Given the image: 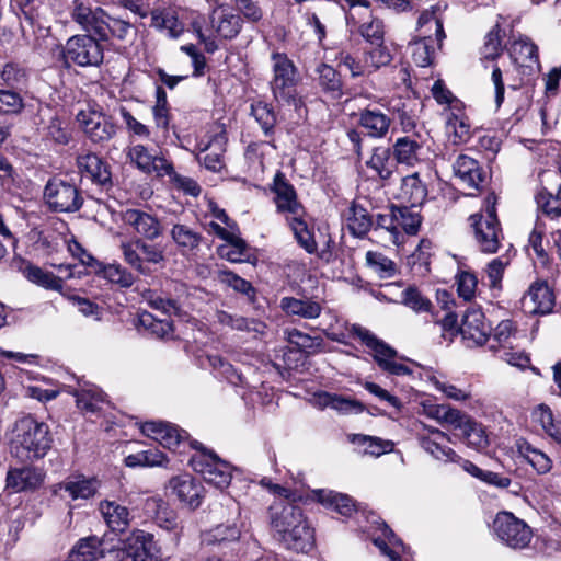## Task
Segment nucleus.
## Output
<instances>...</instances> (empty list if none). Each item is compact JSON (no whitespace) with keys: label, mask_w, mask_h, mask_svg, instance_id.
<instances>
[{"label":"nucleus","mask_w":561,"mask_h":561,"mask_svg":"<svg viewBox=\"0 0 561 561\" xmlns=\"http://www.w3.org/2000/svg\"><path fill=\"white\" fill-rule=\"evenodd\" d=\"M270 523L274 538L286 549L308 552L314 543L313 530L302 510L280 500L270 506Z\"/></svg>","instance_id":"f257e3e1"},{"label":"nucleus","mask_w":561,"mask_h":561,"mask_svg":"<svg viewBox=\"0 0 561 561\" xmlns=\"http://www.w3.org/2000/svg\"><path fill=\"white\" fill-rule=\"evenodd\" d=\"M242 25V16L225 4L213 8L207 19L196 15L191 21L193 32L204 44L207 53H214L219 48L218 41L237 37Z\"/></svg>","instance_id":"f03ea898"},{"label":"nucleus","mask_w":561,"mask_h":561,"mask_svg":"<svg viewBox=\"0 0 561 561\" xmlns=\"http://www.w3.org/2000/svg\"><path fill=\"white\" fill-rule=\"evenodd\" d=\"M49 426L31 415L19 419L13 428L11 453L21 461H34L46 456L51 448Z\"/></svg>","instance_id":"7ed1b4c3"},{"label":"nucleus","mask_w":561,"mask_h":561,"mask_svg":"<svg viewBox=\"0 0 561 561\" xmlns=\"http://www.w3.org/2000/svg\"><path fill=\"white\" fill-rule=\"evenodd\" d=\"M348 27L357 28L360 36L370 45L383 43L385 25L382 20L371 15L366 0H341Z\"/></svg>","instance_id":"20e7f679"},{"label":"nucleus","mask_w":561,"mask_h":561,"mask_svg":"<svg viewBox=\"0 0 561 561\" xmlns=\"http://www.w3.org/2000/svg\"><path fill=\"white\" fill-rule=\"evenodd\" d=\"M496 197L491 194L485 201L483 214L471 215L469 220L473 228L476 242L483 253H495L503 238L496 217Z\"/></svg>","instance_id":"39448f33"},{"label":"nucleus","mask_w":561,"mask_h":561,"mask_svg":"<svg viewBox=\"0 0 561 561\" xmlns=\"http://www.w3.org/2000/svg\"><path fill=\"white\" fill-rule=\"evenodd\" d=\"M351 333L370 350L375 362L383 371L394 376L412 374V369L407 364L398 360L397 351L379 340L366 328L354 324L352 325Z\"/></svg>","instance_id":"423d86ee"},{"label":"nucleus","mask_w":561,"mask_h":561,"mask_svg":"<svg viewBox=\"0 0 561 561\" xmlns=\"http://www.w3.org/2000/svg\"><path fill=\"white\" fill-rule=\"evenodd\" d=\"M126 264L142 275L150 274L148 264H162L165 261L164 250L159 244L147 242L141 238L122 241L119 244Z\"/></svg>","instance_id":"0eeeda50"},{"label":"nucleus","mask_w":561,"mask_h":561,"mask_svg":"<svg viewBox=\"0 0 561 561\" xmlns=\"http://www.w3.org/2000/svg\"><path fill=\"white\" fill-rule=\"evenodd\" d=\"M197 451L191 457L190 463L194 471L202 474L205 482L218 489H225L231 481V466L219 459L214 453L199 449L197 443H190Z\"/></svg>","instance_id":"6e6552de"},{"label":"nucleus","mask_w":561,"mask_h":561,"mask_svg":"<svg viewBox=\"0 0 561 561\" xmlns=\"http://www.w3.org/2000/svg\"><path fill=\"white\" fill-rule=\"evenodd\" d=\"M273 79L271 88L278 102L291 103L296 101V67L293 61L282 53L272 54Z\"/></svg>","instance_id":"1a4fd4ad"},{"label":"nucleus","mask_w":561,"mask_h":561,"mask_svg":"<svg viewBox=\"0 0 561 561\" xmlns=\"http://www.w3.org/2000/svg\"><path fill=\"white\" fill-rule=\"evenodd\" d=\"M62 57L79 67H95L103 61V47L92 35H73L66 42Z\"/></svg>","instance_id":"9d476101"},{"label":"nucleus","mask_w":561,"mask_h":561,"mask_svg":"<svg viewBox=\"0 0 561 561\" xmlns=\"http://www.w3.org/2000/svg\"><path fill=\"white\" fill-rule=\"evenodd\" d=\"M127 159L146 174L157 178L173 174V163L161 150L149 149L141 144L130 145L127 148Z\"/></svg>","instance_id":"9b49d317"},{"label":"nucleus","mask_w":561,"mask_h":561,"mask_svg":"<svg viewBox=\"0 0 561 561\" xmlns=\"http://www.w3.org/2000/svg\"><path fill=\"white\" fill-rule=\"evenodd\" d=\"M493 526L497 538L512 549H524L531 541L530 527L510 512L499 513Z\"/></svg>","instance_id":"f8f14e48"},{"label":"nucleus","mask_w":561,"mask_h":561,"mask_svg":"<svg viewBox=\"0 0 561 561\" xmlns=\"http://www.w3.org/2000/svg\"><path fill=\"white\" fill-rule=\"evenodd\" d=\"M77 122L87 137L93 142L108 141L117 131L113 119L94 106H88L79 111Z\"/></svg>","instance_id":"ddd939ff"},{"label":"nucleus","mask_w":561,"mask_h":561,"mask_svg":"<svg viewBox=\"0 0 561 561\" xmlns=\"http://www.w3.org/2000/svg\"><path fill=\"white\" fill-rule=\"evenodd\" d=\"M44 197L50 209L73 213L82 206V197L76 187L61 179H53L45 186Z\"/></svg>","instance_id":"4468645a"},{"label":"nucleus","mask_w":561,"mask_h":561,"mask_svg":"<svg viewBox=\"0 0 561 561\" xmlns=\"http://www.w3.org/2000/svg\"><path fill=\"white\" fill-rule=\"evenodd\" d=\"M121 220L144 240L153 241L162 236L159 218L148 209L130 207L121 211Z\"/></svg>","instance_id":"2eb2a0df"},{"label":"nucleus","mask_w":561,"mask_h":561,"mask_svg":"<svg viewBox=\"0 0 561 561\" xmlns=\"http://www.w3.org/2000/svg\"><path fill=\"white\" fill-rule=\"evenodd\" d=\"M123 550L133 561H157L159 548L153 535L142 529L133 530L123 541Z\"/></svg>","instance_id":"dca6fc26"},{"label":"nucleus","mask_w":561,"mask_h":561,"mask_svg":"<svg viewBox=\"0 0 561 561\" xmlns=\"http://www.w3.org/2000/svg\"><path fill=\"white\" fill-rule=\"evenodd\" d=\"M71 18L82 30L99 37L104 35L107 14L102 8L92 7L88 0H73Z\"/></svg>","instance_id":"f3484780"},{"label":"nucleus","mask_w":561,"mask_h":561,"mask_svg":"<svg viewBox=\"0 0 561 561\" xmlns=\"http://www.w3.org/2000/svg\"><path fill=\"white\" fill-rule=\"evenodd\" d=\"M490 331L491 328L485 322L484 313L479 309L468 310L459 328V332L469 347L483 345L489 341Z\"/></svg>","instance_id":"a211bd4d"},{"label":"nucleus","mask_w":561,"mask_h":561,"mask_svg":"<svg viewBox=\"0 0 561 561\" xmlns=\"http://www.w3.org/2000/svg\"><path fill=\"white\" fill-rule=\"evenodd\" d=\"M144 435L158 442L168 449H176L187 440V434L179 427L165 422H146L141 425Z\"/></svg>","instance_id":"6ab92c4d"},{"label":"nucleus","mask_w":561,"mask_h":561,"mask_svg":"<svg viewBox=\"0 0 561 561\" xmlns=\"http://www.w3.org/2000/svg\"><path fill=\"white\" fill-rule=\"evenodd\" d=\"M168 488L182 504L190 508H197L202 504L203 486L188 473L170 479Z\"/></svg>","instance_id":"aec40b11"},{"label":"nucleus","mask_w":561,"mask_h":561,"mask_svg":"<svg viewBox=\"0 0 561 561\" xmlns=\"http://www.w3.org/2000/svg\"><path fill=\"white\" fill-rule=\"evenodd\" d=\"M523 308L531 314H547L554 306V296L545 282L534 283L522 299Z\"/></svg>","instance_id":"412c9836"},{"label":"nucleus","mask_w":561,"mask_h":561,"mask_svg":"<svg viewBox=\"0 0 561 561\" xmlns=\"http://www.w3.org/2000/svg\"><path fill=\"white\" fill-rule=\"evenodd\" d=\"M448 436L438 428H428L427 434L419 436L421 447L435 459L443 462H460L462 459L450 447L444 445Z\"/></svg>","instance_id":"4be33fe9"},{"label":"nucleus","mask_w":561,"mask_h":561,"mask_svg":"<svg viewBox=\"0 0 561 561\" xmlns=\"http://www.w3.org/2000/svg\"><path fill=\"white\" fill-rule=\"evenodd\" d=\"M273 192L275 193V204L277 211L289 217H297L304 214L302 206L297 201L296 191L282 174H276L274 179Z\"/></svg>","instance_id":"5701e85b"},{"label":"nucleus","mask_w":561,"mask_h":561,"mask_svg":"<svg viewBox=\"0 0 561 561\" xmlns=\"http://www.w3.org/2000/svg\"><path fill=\"white\" fill-rule=\"evenodd\" d=\"M100 486V480L94 477L73 474L65 479L57 488L59 491H65L71 500L76 501L93 497Z\"/></svg>","instance_id":"b1692460"},{"label":"nucleus","mask_w":561,"mask_h":561,"mask_svg":"<svg viewBox=\"0 0 561 561\" xmlns=\"http://www.w3.org/2000/svg\"><path fill=\"white\" fill-rule=\"evenodd\" d=\"M118 556L116 550H106L98 537L81 539L69 554V561H100Z\"/></svg>","instance_id":"393cba45"},{"label":"nucleus","mask_w":561,"mask_h":561,"mask_svg":"<svg viewBox=\"0 0 561 561\" xmlns=\"http://www.w3.org/2000/svg\"><path fill=\"white\" fill-rule=\"evenodd\" d=\"M44 472L35 467L13 468L7 474V488L14 492L37 489L44 481Z\"/></svg>","instance_id":"a878e982"},{"label":"nucleus","mask_w":561,"mask_h":561,"mask_svg":"<svg viewBox=\"0 0 561 561\" xmlns=\"http://www.w3.org/2000/svg\"><path fill=\"white\" fill-rule=\"evenodd\" d=\"M77 167L81 176L99 185L111 182V172L107 164L95 153H85L77 158Z\"/></svg>","instance_id":"bb28decb"},{"label":"nucleus","mask_w":561,"mask_h":561,"mask_svg":"<svg viewBox=\"0 0 561 561\" xmlns=\"http://www.w3.org/2000/svg\"><path fill=\"white\" fill-rule=\"evenodd\" d=\"M392 153L397 163L415 165L425 156L422 141L415 136H403L397 138L392 146Z\"/></svg>","instance_id":"cd10ccee"},{"label":"nucleus","mask_w":561,"mask_h":561,"mask_svg":"<svg viewBox=\"0 0 561 561\" xmlns=\"http://www.w3.org/2000/svg\"><path fill=\"white\" fill-rule=\"evenodd\" d=\"M313 403L320 409L331 408L341 414L362 413L364 405L360 401L325 391L313 396Z\"/></svg>","instance_id":"c85d7f7f"},{"label":"nucleus","mask_w":561,"mask_h":561,"mask_svg":"<svg viewBox=\"0 0 561 561\" xmlns=\"http://www.w3.org/2000/svg\"><path fill=\"white\" fill-rule=\"evenodd\" d=\"M151 25L171 38H178L184 31V24L180 21V11L173 8L152 10Z\"/></svg>","instance_id":"c756f323"},{"label":"nucleus","mask_w":561,"mask_h":561,"mask_svg":"<svg viewBox=\"0 0 561 561\" xmlns=\"http://www.w3.org/2000/svg\"><path fill=\"white\" fill-rule=\"evenodd\" d=\"M99 510L112 531L123 533L129 526V510L116 501H102L99 505Z\"/></svg>","instance_id":"7c9ffc66"},{"label":"nucleus","mask_w":561,"mask_h":561,"mask_svg":"<svg viewBox=\"0 0 561 561\" xmlns=\"http://www.w3.org/2000/svg\"><path fill=\"white\" fill-rule=\"evenodd\" d=\"M427 196L426 185L421 181L417 172L407 175L401 180L398 198L411 208L421 206Z\"/></svg>","instance_id":"2f4dec72"},{"label":"nucleus","mask_w":561,"mask_h":561,"mask_svg":"<svg viewBox=\"0 0 561 561\" xmlns=\"http://www.w3.org/2000/svg\"><path fill=\"white\" fill-rule=\"evenodd\" d=\"M76 397L77 407L85 413H95L106 403L105 393L95 385L83 383L71 392Z\"/></svg>","instance_id":"473e14b6"},{"label":"nucleus","mask_w":561,"mask_h":561,"mask_svg":"<svg viewBox=\"0 0 561 561\" xmlns=\"http://www.w3.org/2000/svg\"><path fill=\"white\" fill-rule=\"evenodd\" d=\"M453 169L455 176L468 187L477 190L484 180L478 161L469 156L460 154L455 161Z\"/></svg>","instance_id":"72a5a7b5"},{"label":"nucleus","mask_w":561,"mask_h":561,"mask_svg":"<svg viewBox=\"0 0 561 561\" xmlns=\"http://www.w3.org/2000/svg\"><path fill=\"white\" fill-rule=\"evenodd\" d=\"M445 128L448 140L456 146L467 144L472 136L471 126L462 110L447 114Z\"/></svg>","instance_id":"f704fd0d"},{"label":"nucleus","mask_w":561,"mask_h":561,"mask_svg":"<svg viewBox=\"0 0 561 561\" xmlns=\"http://www.w3.org/2000/svg\"><path fill=\"white\" fill-rule=\"evenodd\" d=\"M508 53L517 67L531 70L534 66H538V48L527 37L520 36L513 41Z\"/></svg>","instance_id":"c9c22d12"},{"label":"nucleus","mask_w":561,"mask_h":561,"mask_svg":"<svg viewBox=\"0 0 561 561\" xmlns=\"http://www.w3.org/2000/svg\"><path fill=\"white\" fill-rule=\"evenodd\" d=\"M359 125L373 138H383L390 128L391 118L378 108H366L359 115Z\"/></svg>","instance_id":"e433bc0d"},{"label":"nucleus","mask_w":561,"mask_h":561,"mask_svg":"<svg viewBox=\"0 0 561 561\" xmlns=\"http://www.w3.org/2000/svg\"><path fill=\"white\" fill-rule=\"evenodd\" d=\"M247 531L244 522L239 524H220L203 534L202 540L205 545H225L238 541L241 534Z\"/></svg>","instance_id":"4c0bfd02"},{"label":"nucleus","mask_w":561,"mask_h":561,"mask_svg":"<svg viewBox=\"0 0 561 561\" xmlns=\"http://www.w3.org/2000/svg\"><path fill=\"white\" fill-rule=\"evenodd\" d=\"M312 499L324 506L333 508L342 516H351L355 511L352 497L332 490L318 489L312 491Z\"/></svg>","instance_id":"58836bf2"},{"label":"nucleus","mask_w":561,"mask_h":561,"mask_svg":"<svg viewBox=\"0 0 561 561\" xmlns=\"http://www.w3.org/2000/svg\"><path fill=\"white\" fill-rule=\"evenodd\" d=\"M280 308L288 316H298L304 319H317L322 311L320 302L310 298L284 297L280 300Z\"/></svg>","instance_id":"ea45409f"},{"label":"nucleus","mask_w":561,"mask_h":561,"mask_svg":"<svg viewBox=\"0 0 561 561\" xmlns=\"http://www.w3.org/2000/svg\"><path fill=\"white\" fill-rule=\"evenodd\" d=\"M392 151L387 147H376L366 165L373 170L381 180H388L397 170V161Z\"/></svg>","instance_id":"a19ab883"},{"label":"nucleus","mask_w":561,"mask_h":561,"mask_svg":"<svg viewBox=\"0 0 561 561\" xmlns=\"http://www.w3.org/2000/svg\"><path fill=\"white\" fill-rule=\"evenodd\" d=\"M23 276L31 283L47 290L62 291L64 280L53 272L46 271L32 263H26L22 268Z\"/></svg>","instance_id":"79ce46f5"},{"label":"nucleus","mask_w":561,"mask_h":561,"mask_svg":"<svg viewBox=\"0 0 561 561\" xmlns=\"http://www.w3.org/2000/svg\"><path fill=\"white\" fill-rule=\"evenodd\" d=\"M287 222L294 233L298 244L309 254H313L318 250L313 231L302 219V215L297 217L287 216Z\"/></svg>","instance_id":"37998d69"},{"label":"nucleus","mask_w":561,"mask_h":561,"mask_svg":"<svg viewBox=\"0 0 561 561\" xmlns=\"http://www.w3.org/2000/svg\"><path fill=\"white\" fill-rule=\"evenodd\" d=\"M351 440L354 445H356L359 448V451L362 454L373 457H379L393 449L392 442L383 440L376 436L354 434Z\"/></svg>","instance_id":"c03bdc74"},{"label":"nucleus","mask_w":561,"mask_h":561,"mask_svg":"<svg viewBox=\"0 0 561 561\" xmlns=\"http://www.w3.org/2000/svg\"><path fill=\"white\" fill-rule=\"evenodd\" d=\"M346 221L352 234L357 237L365 236L374 225L373 217L367 209L355 203L348 208Z\"/></svg>","instance_id":"a18cd8bd"},{"label":"nucleus","mask_w":561,"mask_h":561,"mask_svg":"<svg viewBox=\"0 0 561 561\" xmlns=\"http://www.w3.org/2000/svg\"><path fill=\"white\" fill-rule=\"evenodd\" d=\"M217 321L225 327L238 331H249L263 334L265 324L254 319H248L241 316L231 314L227 311H218L216 313Z\"/></svg>","instance_id":"49530a36"},{"label":"nucleus","mask_w":561,"mask_h":561,"mask_svg":"<svg viewBox=\"0 0 561 561\" xmlns=\"http://www.w3.org/2000/svg\"><path fill=\"white\" fill-rule=\"evenodd\" d=\"M45 137L57 145H67L72 137L69 119L56 114L45 126Z\"/></svg>","instance_id":"de8ad7c7"},{"label":"nucleus","mask_w":561,"mask_h":561,"mask_svg":"<svg viewBox=\"0 0 561 561\" xmlns=\"http://www.w3.org/2000/svg\"><path fill=\"white\" fill-rule=\"evenodd\" d=\"M382 533L385 539L375 538L374 543L380 549V551L389 558L390 561H401L400 553L404 552L403 542L397 538L393 531L387 526L383 525Z\"/></svg>","instance_id":"09e8293b"},{"label":"nucleus","mask_w":561,"mask_h":561,"mask_svg":"<svg viewBox=\"0 0 561 561\" xmlns=\"http://www.w3.org/2000/svg\"><path fill=\"white\" fill-rule=\"evenodd\" d=\"M459 435L463 443L477 450L485 448L489 444L483 426L473 419L468 421V424H466Z\"/></svg>","instance_id":"8fccbe9b"},{"label":"nucleus","mask_w":561,"mask_h":561,"mask_svg":"<svg viewBox=\"0 0 561 561\" xmlns=\"http://www.w3.org/2000/svg\"><path fill=\"white\" fill-rule=\"evenodd\" d=\"M515 337L514 324L511 320L501 321L494 329L491 339L490 350L497 354L500 350H506L513 345L512 340Z\"/></svg>","instance_id":"3c124183"},{"label":"nucleus","mask_w":561,"mask_h":561,"mask_svg":"<svg viewBox=\"0 0 561 561\" xmlns=\"http://www.w3.org/2000/svg\"><path fill=\"white\" fill-rule=\"evenodd\" d=\"M0 78L4 85L19 91L26 85L28 76L25 68L15 62H8L0 69Z\"/></svg>","instance_id":"603ef678"},{"label":"nucleus","mask_w":561,"mask_h":561,"mask_svg":"<svg viewBox=\"0 0 561 561\" xmlns=\"http://www.w3.org/2000/svg\"><path fill=\"white\" fill-rule=\"evenodd\" d=\"M430 249L431 242L423 240L408 257V265L414 275L423 277L430 272Z\"/></svg>","instance_id":"864d4df0"},{"label":"nucleus","mask_w":561,"mask_h":561,"mask_svg":"<svg viewBox=\"0 0 561 561\" xmlns=\"http://www.w3.org/2000/svg\"><path fill=\"white\" fill-rule=\"evenodd\" d=\"M536 203L548 217L552 219L561 217V186L556 195L546 188L540 190L536 194Z\"/></svg>","instance_id":"5fc2aeb1"},{"label":"nucleus","mask_w":561,"mask_h":561,"mask_svg":"<svg viewBox=\"0 0 561 561\" xmlns=\"http://www.w3.org/2000/svg\"><path fill=\"white\" fill-rule=\"evenodd\" d=\"M226 142L225 131H220L211 142L206 145L203 150H208L214 147L216 150L206 153L204 157H199V161L211 171H218L222 168L221 152L224 151V145Z\"/></svg>","instance_id":"6e6d98bb"},{"label":"nucleus","mask_w":561,"mask_h":561,"mask_svg":"<svg viewBox=\"0 0 561 561\" xmlns=\"http://www.w3.org/2000/svg\"><path fill=\"white\" fill-rule=\"evenodd\" d=\"M397 242L399 241L400 230L408 234H415L421 225L420 214L410 206L397 208Z\"/></svg>","instance_id":"4d7b16f0"},{"label":"nucleus","mask_w":561,"mask_h":561,"mask_svg":"<svg viewBox=\"0 0 561 561\" xmlns=\"http://www.w3.org/2000/svg\"><path fill=\"white\" fill-rule=\"evenodd\" d=\"M213 369L233 386H243V376L230 363L218 355L208 356Z\"/></svg>","instance_id":"13d9d810"},{"label":"nucleus","mask_w":561,"mask_h":561,"mask_svg":"<svg viewBox=\"0 0 561 561\" xmlns=\"http://www.w3.org/2000/svg\"><path fill=\"white\" fill-rule=\"evenodd\" d=\"M24 108V99L13 89H0V114L16 115Z\"/></svg>","instance_id":"bf43d9fd"},{"label":"nucleus","mask_w":561,"mask_h":561,"mask_svg":"<svg viewBox=\"0 0 561 561\" xmlns=\"http://www.w3.org/2000/svg\"><path fill=\"white\" fill-rule=\"evenodd\" d=\"M170 233L176 245L186 250L197 248L201 242V236L185 225H174Z\"/></svg>","instance_id":"052dcab7"},{"label":"nucleus","mask_w":561,"mask_h":561,"mask_svg":"<svg viewBox=\"0 0 561 561\" xmlns=\"http://www.w3.org/2000/svg\"><path fill=\"white\" fill-rule=\"evenodd\" d=\"M366 262L381 278L392 277L397 272L394 262L379 252L368 251Z\"/></svg>","instance_id":"680f3d73"},{"label":"nucleus","mask_w":561,"mask_h":561,"mask_svg":"<svg viewBox=\"0 0 561 561\" xmlns=\"http://www.w3.org/2000/svg\"><path fill=\"white\" fill-rule=\"evenodd\" d=\"M401 302L415 312H427L432 302L414 286H408L401 294Z\"/></svg>","instance_id":"e2e57ef3"},{"label":"nucleus","mask_w":561,"mask_h":561,"mask_svg":"<svg viewBox=\"0 0 561 561\" xmlns=\"http://www.w3.org/2000/svg\"><path fill=\"white\" fill-rule=\"evenodd\" d=\"M152 114L157 127L163 130H168L170 124V114L167 93L162 87H157L156 89V104L152 108Z\"/></svg>","instance_id":"0e129e2a"},{"label":"nucleus","mask_w":561,"mask_h":561,"mask_svg":"<svg viewBox=\"0 0 561 561\" xmlns=\"http://www.w3.org/2000/svg\"><path fill=\"white\" fill-rule=\"evenodd\" d=\"M374 45L376 46L375 48L364 54L368 73L389 65L392 60V56L383 43Z\"/></svg>","instance_id":"69168bd1"},{"label":"nucleus","mask_w":561,"mask_h":561,"mask_svg":"<svg viewBox=\"0 0 561 561\" xmlns=\"http://www.w3.org/2000/svg\"><path fill=\"white\" fill-rule=\"evenodd\" d=\"M432 95L440 105H447L450 112L462 110V103L450 90H448L443 80L438 79L432 87Z\"/></svg>","instance_id":"338daca9"},{"label":"nucleus","mask_w":561,"mask_h":561,"mask_svg":"<svg viewBox=\"0 0 561 561\" xmlns=\"http://www.w3.org/2000/svg\"><path fill=\"white\" fill-rule=\"evenodd\" d=\"M536 417L546 433L561 444V425L554 422L551 409L541 404L536 411Z\"/></svg>","instance_id":"774afa93"}]
</instances>
